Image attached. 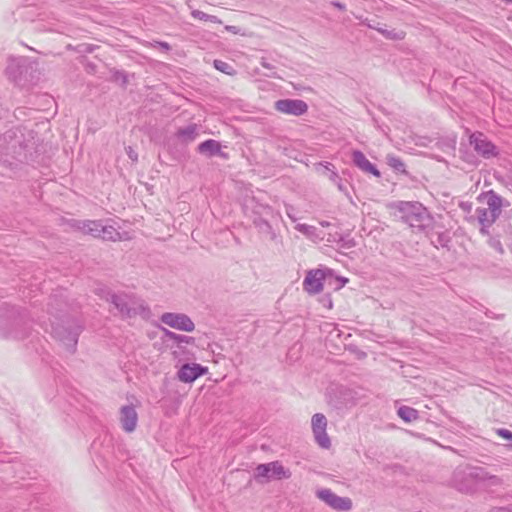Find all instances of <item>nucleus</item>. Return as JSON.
<instances>
[{"instance_id":"nucleus-1","label":"nucleus","mask_w":512,"mask_h":512,"mask_svg":"<svg viewBox=\"0 0 512 512\" xmlns=\"http://www.w3.org/2000/svg\"><path fill=\"white\" fill-rule=\"evenodd\" d=\"M502 212V198L493 191L486 196V206L476 209V217L481 225L480 233L488 235V228L496 221Z\"/></svg>"},{"instance_id":"nucleus-2","label":"nucleus","mask_w":512,"mask_h":512,"mask_svg":"<svg viewBox=\"0 0 512 512\" xmlns=\"http://www.w3.org/2000/svg\"><path fill=\"white\" fill-rule=\"evenodd\" d=\"M399 211L403 221L412 228L424 230L431 223L427 209L419 202H401Z\"/></svg>"},{"instance_id":"nucleus-3","label":"nucleus","mask_w":512,"mask_h":512,"mask_svg":"<svg viewBox=\"0 0 512 512\" xmlns=\"http://www.w3.org/2000/svg\"><path fill=\"white\" fill-rule=\"evenodd\" d=\"M110 302L118 310L122 317H132L144 310L143 303L134 295L129 294H112Z\"/></svg>"},{"instance_id":"nucleus-4","label":"nucleus","mask_w":512,"mask_h":512,"mask_svg":"<svg viewBox=\"0 0 512 512\" xmlns=\"http://www.w3.org/2000/svg\"><path fill=\"white\" fill-rule=\"evenodd\" d=\"M83 231L94 237H101L108 241H122L128 239L127 233L123 235L112 225H103L100 221H86L83 223Z\"/></svg>"},{"instance_id":"nucleus-5","label":"nucleus","mask_w":512,"mask_h":512,"mask_svg":"<svg viewBox=\"0 0 512 512\" xmlns=\"http://www.w3.org/2000/svg\"><path fill=\"white\" fill-rule=\"evenodd\" d=\"M291 477V472L285 469L284 466L278 462H270L266 464H259L255 468L254 479L258 482H267L271 479H288Z\"/></svg>"},{"instance_id":"nucleus-6","label":"nucleus","mask_w":512,"mask_h":512,"mask_svg":"<svg viewBox=\"0 0 512 512\" xmlns=\"http://www.w3.org/2000/svg\"><path fill=\"white\" fill-rule=\"evenodd\" d=\"M295 229L315 243L325 242L331 244L338 240V233L326 232L316 226L297 223Z\"/></svg>"},{"instance_id":"nucleus-7","label":"nucleus","mask_w":512,"mask_h":512,"mask_svg":"<svg viewBox=\"0 0 512 512\" xmlns=\"http://www.w3.org/2000/svg\"><path fill=\"white\" fill-rule=\"evenodd\" d=\"M316 496L326 505L337 511H349L353 506L352 500L349 497L338 496L328 488L318 489Z\"/></svg>"},{"instance_id":"nucleus-8","label":"nucleus","mask_w":512,"mask_h":512,"mask_svg":"<svg viewBox=\"0 0 512 512\" xmlns=\"http://www.w3.org/2000/svg\"><path fill=\"white\" fill-rule=\"evenodd\" d=\"M160 320L163 324L185 332H192L195 328L194 322L189 316L182 313L167 312L162 314Z\"/></svg>"},{"instance_id":"nucleus-9","label":"nucleus","mask_w":512,"mask_h":512,"mask_svg":"<svg viewBox=\"0 0 512 512\" xmlns=\"http://www.w3.org/2000/svg\"><path fill=\"white\" fill-rule=\"evenodd\" d=\"M312 430L314 434L315 441L317 444L324 448L328 449L331 446V441L329 436L326 433L327 428V419L321 413H316L313 415L311 420Z\"/></svg>"},{"instance_id":"nucleus-10","label":"nucleus","mask_w":512,"mask_h":512,"mask_svg":"<svg viewBox=\"0 0 512 512\" xmlns=\"http://www.w3.org/2000/svg\"><path fill=\"white\" fill-rule=\"evenodd\" d=\"M275 108L277 111L300 116L307 112L308 106L303 100L299 99H282L275 102Z\"/></svg>"},{"instance_id":"nucleus-11","label":"nucleus","mask_w":512,"mask_h":512,"mask_svg":"<svg viewBox=\"0 0 512 512\" xmlns=\"http://www.w3.org/2000/svg\"><path fill=\"white\" fill-rule=\"evenodd\" d=\"M463 477L472 481L476 489L480 484L498 485L500 483L498 477L489 474L485 469L480 467L467 469V473L463 474Z\"/></svg>"},{"instance_id":"nucleus-12","label":"nucleus","mask_w":512,"mask_h":512,"mask_svg":"<svg viewBox=\"0 0 512 512\" xmlns=\"http://www.w3.org/2000/svg\"><path fill=\"white\" fill-rule=\"evenodd\" d=\"M470 144L474 150L485 158L496 155V147L482 133H473L470 136Z\"/></svg>"},{"instance_id":"nucleus-13","label":"nucleus","mask_w":512,"mask_h":512,"mask_svg":"<svg viewBox=\"0 0 512 512\" xmlns=\"http://www.w3.org/2000/svg\"><path fill=\"white\" fill-rule=\"evenodd\" d=\"M119 421L125 432H134L138 423V414L135 407L133 405L122 406L119 413Z\"/></svg>"},{"instance_id":"nucleus-14","label":"nucleus","mask_w":512,"mask_h":512,"mask_svg":"<svg viewBox=\"0 0 512 512\" xmlns=\"http://www.w3.org/2000/svg\"><path fill=\"white\" fill-rule=\"evenodd\" d=\"M207 373V368L200 364H184L177 373L178 379L183 383H192L200 376Z\"/></svg>"},{"instance_id":"nucleus-15","label":"nucleus","mask_w":512,"mask_h":512,"mask_svg":"<svg viewBox=\"0 0 512 512\" xmlns=\"http://www.w3.org/2000/svg\"><path fill=\"white\" fill-rule=\"evenodd\" d=\"M325 272L317 269L309 271L303 281L304 289L310 294H316L322 291Z\"/></svg>"},{"instance_id":"nucleus-16","label":"nucleus","mask_w":512,"mask_h":512,"mask_svg":"<svg viewBox=\"0 0 512 512\" xmlns=\"http://www.w3.org/2000/svg\"><path fill=\"white\" fill-rule=\"evenodd\" d=\"M27 72V59L23 57H10L6 67L7 76L13 81H18Z\"/></svg>"},{"instance_id":"nucleus-17","label":"nucleus","mask_w":512,"mask_h":512,"mask_svg":"<svg viewBox=\"0 0 512 512\" xmlns=\"http://www.w3.org/2000/svg\"><path fill=\"white\" fill-rule=\"evenodd\" d=\"M51 333L61 341H64L68 346L74 347L78 340L79 330L77 328L74 330L64 331V329L59 325L54 326V324H51Z\"/></svg>"},{"instance_id":"nucleus-18","label":"nucleus","mask_w":512,"mask_h":512,"mask_svg":"<svg viewBox=\"0 0 512 512\" xmlns=\"http://www.w3.org/2000/svg\"><path fill=\"white\" fill-rule=\"evenodd\" d=\"M352 161L362 171L371 173L377 177L380 176L379 170L366 158V156L361 151L354 150L352 152Z\"/></svg>"},{"instance_id":"nucleus-19","label":"nucleus","mask_w":512,"mask_h":512,"mask_svg":"<svg viewBox=\"0 0 512 512\" xmlns=\"http://www.w3.org/2000/svg\"><path fill=\"white\" fill-rule=\"evenodd\" d=\"M467 470H459L454 473L453 485L454 487L466 494H472L476 491V487L472 481L467 480L463 477V474H466Z\"/></svg>"},{"instance_id":"nucleus-20","label":"nucleus","mask_w":512,"mask_h":512,"mask_svg":"<svg viewBox=\"0 0 512 512\" xmlns=\"http://www.w3.org/2000/svg\"><path fill=\"white\" fill-rule=\"evenodd\" d=\"M220 150H221L220 143L213 139H209V140L202 142L198 147V151L201 154H205L208 156L216 155V154L220 153Z\"/></svg>"},{"instance_id":"nucleus-21","label":"nucleus","mask_w":512,"mask_h":512,"mask_svg":"<svg viewBox=\"0 0 512 512\" xmlns=\"http://www.w3.org/2000/svg\"><path fill=\"white\" fill-rule=\"evenodd\" d=\"M398 416L405 422L410 423L419 418V413L416 409L409 406H401L397 410Z\"/></svg>"},{"instance_id":"nucleus-22","label":"nucleus","mask_w":512,"mask_h":512,"mask_svg":"<svg viewBox=\"0 0 512 512\" xmlns=\"http://www.w3.org/2000/svg\"><path fill=\"white\" fill-rule=\"evenodd\" d=\"M197 135V126L192 124L187 127L181 128L177 132V136L184 142H190L195 139Z\"/></svg>"},{"instance_id":"nucleus-23","label":"nucleus","mask_w":512,"mask_h":512,"mask_svg":"<svg viewBox=\"0 0 512 512\" xmlns=\"http://www.w3.org/2000/svg\"><path fill=\"white\" fill-rule=\"evenodd\" d=\"M325 168L331 172L329 175L330 181L333 182L341 192L347 193V187L343 184L342 179L335 171L332 170L333 165L331 163H327Z\"/></svg>"},{"instance_id":"nucleus-24","label":"nucleus","mask_w":512,"mask_h":512,"mask_svg":"<svg viewBox=\"0 0 512 512\" xmlns=\"http://www.w3.org/2000/svg\"><path fill=\"white\" fill-rule=\"evenodd\" d=\"M387 164L398 172H405V164L395 155H387Z\"/></svg>"},{"instance_id":"nucleus-25","label":"nucleus","mask_w":512,"mask_h":512,"mask_svg":"<svg viewBox=\"0 0 512 512\" xmlns=\"http://www.w3.org/2000/svg\"><path fill=\"white\" fill-rule=\"evenodd\" d=\"M166 335L173 341L177 342L178 344L185 343V344H194L195 339L191 336L176 334L171 331H167Z\"/></svg>"},{"instance_id":"nucleus-26","label":"nucleus","mask_w":512,"mask_h":512,"mask_svg":"<svg viewBox=\"0 0 512 512\" xmlns=\"http://www.w3.org/2000/svg\"><path fill=\"white\" fill-rule=\"evenodd\" d=\"M191 15L195 19H199V20H203V21H210V22L219 23V24L222 23V21L219 18H217L216 16L206 14L200 10H193L191 12Z\"/></svg>"},{"instance_id":"nucleus-27","label":"nucleus","mask_w":512,"mask_h":512,"mask_svg":"<svg viewBox=\"0 0 512 512\" xmlns=\"http://www.w3.org/2000/svg\"><path fill=\"white\" fill-rule=\"evenodd\" d=\"M214 67L227 75H233L235 73L234 68L230 64L221 60H215Z\"/></svg>"},{"instance_id":"nucleus-28","label":"nucleus","mask_w":512,"mask_h":512,"mask_svg":"<svg viewBox=\"0 0 512 512\" xmlns=\"http://www.w3.org/2000/svg\"><path fill=\"white\" fill-rule=\"evenodd\" d=\"M496 433L500 437L508 440V443L505 445V447L508 450H512V432L508 429L500 428L496 430Z\"/></svg>"},{"instance_id":"nucleus-29","label":"nucleus","mask_w":512,"mask_h":512,"mask_svg":"<svg viewBox=\"0 0 512 512\" xmlns=\"http://www.w3.org/2000/svg\"><path fill=\"white\" fill-rule=\"evenodd\" d=\"M488 244H489V246L491 248H493L497 252H499L501 254L504 252L503 246H502L501 241L499 240L498 237L489 236Z\"/></svg>"},{"instance_id":"nucleus-30","label":"nucleus","mask_w":512,"mask_h":512,"mask_svg":"<svg viewBox=\"0 0 512 512\" xmlns=\"http://www.w3.org/2000/svg\"><path fill=\"white\" fill-rule=\"evenodd\" d=\"M19 315L20 314L15 311L14 308H12L9 315L7 316V320H9L13 325H19L21 323Z\"/></svg>"},{"instance_id":"nucleus-31","label":"nucleus","mask_w":512,"mask_h":512,"mask_svg":"<svg viewBox=\"0 0 512 512\" xmlns=\"http://www.w3.org/2000/svg\"><path fill=\"white\" fill-rule=\"evenodd\" d=\"M261 65H262V67L270 70V73L266 74V76H268V77L276 76V72L274 71L275 67L271 63H269L266 59L262 58Z\"/></svg>"},{"instance_id":"nucleus-32","label":"nucleus","mask_w":512,"mask_h":512,"mask_svg":"<svg viewBox=\"0 0 512 512\" xmlns=\"http://www.w3.org/2000/svg\"><path fill=\"white\" fill-rule=\"evenodd\" d=\"M319 225H320V229H327L328 231H331L333 233H337L336 230H335V225H333L332 223L328 222V221H320L319 222Z\"/></svg>"},{"instance_id":"nucleus-33","label":"nucleus","mask_w":512,"mask_h":512,"mask_svg":"<svg viewBox=\"0 0 512 512\" xmlns=\"http://www.w3.org/2000/svg\"><path fill=\"white\" fill-rule=\"evenodd\" d=\"M381 33L385 34L389 38H394V39H402L404 37L402 32H394V31L390 32V31H386V30H381Z\"/></svg>"},{"instance_id":"nucleus-34","label":"nucleus","mask_w":512,"mask_h":512,"mask_svg":"<svg viewBox=\"0 0 512 512\" xmlns=\"http://www.w3.org/2000/svg\"><path fill=\"white\" fill-rule=\"evenodd\" d=\"M154 47H160L162 50L164 51H169L170 50V45L167 43V42H160V41H156L154 44H152Z\"/></svg>"},{"instance_id":"nucleus-35","label":"nucleus","mask_w":512,"mask_h":512,"mask_svg":"<svg viewBox=\"0 0 512 512\" xmlns=\"http://www.w3.org/2000/svg\"><path fill=\"white\" fill-rule=\"evenodd\" d=\"M286 214L287 216L289 217V219L292 221V222H296L297 221V217L295 216L294 214V209L293 207L289 206L286 208Z\"/></svg>"},{"instance_id":"nucleus-36","label":"nucleus","mask_w":512,"mask_h":512,"mask_svg":"<svg viewBox=\"0 0 512 512\" xmlns=\"http://www.w3.org/2000/svg\"><path fill=\"white\" fill-rule=\"evenodd\" d=\"M127 154L132 161L137 160V153L131 147L127 148Z\"/></svg>"},{"instance_id":"nucleus-37","label":"nucleus","mask_w":512,"mask_h":512,"mask_svg":"<svg viewBox=\"0 0 512 512\" xmlns=\"http://www.w3.org/2000/svg\"><path fill=\"white\" fill-rule=\"evenodd\" d=\"M225 30H226V31H229V32H231V33H233V34H237V33L239 32L238 27H236V26H232V25H226V26H225Z\"/></svg>"},{"instance_id":"nucleus-38","label":"nucleus","mask_w":512,"mask_h":512,"mask_svg":"<svg viewBox=\"0 0 512 512\" xmlns=\"http://www.w3.org/2000/svg\"><path fill=\"white\" fill-rule=\"evenodd\" d=\"M495 512H512V503L505 507L497 509Z\"/></svg>"},{"instance_id":"nucleus-39","label":"nucleus","mask_w":512,"mask_h":512,"mask_svg":"<svg viewBox=\"0 0 512 512\" xmlns=\"http://www.w3.org/2000/svg\"><path fill=\"white\" fill-rule=\"evenodd\" d=\"M264 227H265L267 230H270V229H271V226H270V224H269L267 221H261L260 228H261V229H263Z\"/></svg>"},{"instance_id":"nucleus-40","label":"nucleus","mask_w":512,"mask_h":512,"mask_svg":"<svg viewBox=\"0 0 512 512\" xmlns=\"http://www.w3.org/2000/svg\"><path fill=\"white\" fill-rule=\"evenodd\" d=\"M333 5H334L335 7H337L338 9H340V10H343V9H344V5H343V4H341L340 2H334V3H333Z\"/></svg>"},{"instance_id":"nucleus-41","label":"nucleus","mask_w":512,"mask_h":512,"mask_svg":"<svg viewBox=\"0 0 512 512\" xmlns=\"http://www.w3.org/2000/svg\"><path fill=\"white\" fill-rule=\"evenodd\" d=\"M495 512V511H494Z\"/></svg>"}]
</instances>
